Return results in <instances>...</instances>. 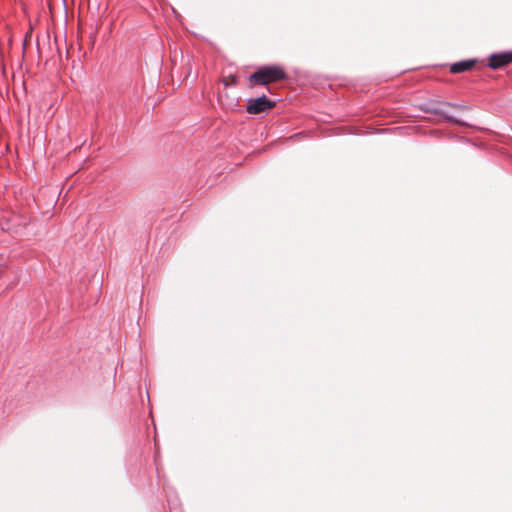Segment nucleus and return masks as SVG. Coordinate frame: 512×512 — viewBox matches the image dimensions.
Listing matches in <instances>:
<instances>
[{
  "label": "nucleus",
  "mask_w": 512,
  "mask_h": 512,
  "mask_svg": "<svg viewBox=\"0 0 512 512\" xmlns=\"http://www.w3.org/2000/svg\"><path fill=\"white\" fill-rule=\"evenodd\" d=\"M287 77L285 70L276 65L260 67L248 78L251 88L257 85H268L284 80Z\"/></svg>",
  "instance_id": "nucleus-1"
},
{
  "label": "nucleus",
  "mask_w": 512,
  "mask_h": 512,
  "mask_svg": "<svg viewBox=\"0 0 512 512\" xmlns=\"http://www.w3.org/2000/svg\"><path fill=\"white\" fill-rule=\"evenodd\" d=\"M276 103L262 95L255 99H249L246 111L249 114L256 115L262 112L271 110L275 107Z\"/></svg>",
  "instance_id": "nucleus-2"
},
{
  "label": "nucleus",
  "mask_w": 512,
  "mask_h": 512,
  "mask_svg": "<svg viewBox=\"0 0 512 512\" xmlns=\"http://www.w3.org/2000/svg\"><path fill=\"white\" fill-rule=\"evenodd\" d=\"M512 63V51L495 53L489 56V68L496 70Z\"/></svg>",
  "instance_id": "nucleus-3"
},
{
  "label": "nucleus",
  "mask_w": 512,
  "mask_h": 512,
  "mask_svg": "<svg viewBox=\"0 0 512 512\" xmlns=\"http://www.w3.org/2000/svg\"><path fill=\"white\" fill-rule=\"evenodd\" d=\"M476 64L474 59H466L459 62H455L450 66V72L452 74H459L471 70Z\"/></svg>",
  "instance_id": "nucleus-4"
},
{
  "label": "nucleus",
  "mask_w": 512,
  "mask_h": 512,
  "mask_svg": "<svg viewBox=\"0 0 512 512\" xmlns=\"http://www.w3.org/2000/svg\"><path fill=\"white\" fill-rule=\"evenodd\" d=\"M7 264H8V258L6 256L0 254V274L7 267Z\"/></svg>",
  "instance_id": "nucleus-5"
},
{
  "label": "nucleus",
  "mask_w": 512,
  "mask_h": 512,
  "mask_svg": "<svg viewBox=\"0 0 512 512\" xmlns=\"http://www.w3.org/2000/svg\"><path fill=\"white\" fill-rule=\"evenodd\" d=\"M447 119L451 122H455V123H460L459 121L457 120H454L452 117H447Z\"/></svg>",
  "instance_id": "nucleus-6"
}]
</instances>
